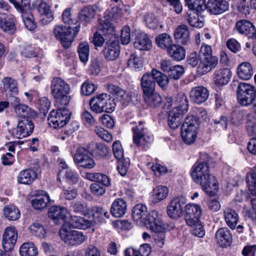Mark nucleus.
<instances>
[{"label":"nucleus","instance_id":"1","mask_svg":"<svg viewBox=\"0 0 256 256\" xmlns=\"http://www.w3.org/2000/svg\"><path fill=\"white\" fill-rule=\"evenodd\" d=\"M191 176L194 181L200 184L208 194L213 196L218 190V180L210 174L208 162H196L192 168Z\"/></svg>","mask_w":256,"mask_h":256},{"label":"nucleus","instance_id":"2","mask_svg":"<svg viewBox=\"0 0 256 256\" xmlns=\"http://www.w3.org/2000/svg\"><path fill=\"white\" fill-rule=\"evenodd\" d=\"M68 84L60 78H54L51 82V93L58 104L60 106H66L70 101Z\"/></svg>","mask_w":256,"mask_h":256},{"label":"nucleus","instance_id":"3","mask_svg":"<svg viewBox=\"0 0 256 256\" xmlns=\"http://www.w3.org/2000/svg\"><path fill=\"white\" fill-rule=\"evenodd\" d=\"M198 117L194 116H188L181 128V136L184 142L188 144L193 143L196 138L199 128Z\"/></svg>","mask_w":256,"mask_h":256},{"label":"nucleus","instance_id":"4","mask_svg":"<svg viewBox=\"0 0 256 256\" xmlns=\"http://www.w3.org/2000/svg\"><path fill=\"white\" fill-rule=\"evenodd\" d=\"M80 26L75 27L57 26L54 29V34L56 40H59L64 47L68 48L77 35Z\"/></svg>","mask_w":256,"mask_h":256},{"label":"nucleus","instance_id":"5","mask_svg":"<svg viewBox=\"0 0 256 256\" xmlns=\"http://www.w3.org/2000/svg\"><path fill=\"white\" fill-rule=\"evenodd\" d=\"M237 99L242 106L251 105L256 98V90L254 86L246 82H240L237 88Z\"/></svg>","mask_w":256,"mask_h":256},{"label":"nucleus","instance_id":"6","mask_svg":"<svg viewBox=\"0 0 256 256\" xmlns=\"http://www.w3.org/2000/svg\"><path fill=\"white\" fill-rule=\"evenodd\" d=\"M61 106L56 110L50 112L48 118V120L50 127L59 128L64 126L70 118V112L66 107Z\"/></svg>","mask_w":256,"mask_h":256},{"label":"nucleus","instance_id":"7","mask_svg":"<svg viewBox=\"0 0 256 256\" xmlns=\"http://www.w3.org/2000/svg\"><path fill=\"white\" fill-rule=\"evenodd\" d=\"M74 162L80 166L85 168H92L96 163L92 157L91 152L83 147L77 148L74 156Z\"/></svg>","mask_w":256,"mask_h":256},{"label":"nucleus","instance_id":"8","mask_svg":"<svg viewBox=\"0 0 256 256\" xmlns=\"http://www.w3.org/2000/svg\"><path fill=\"white\" fill-rule=\"evenodd\" d=\"M61 239L70 246H77L81 244L86 240V236L81 232L78 230H68L62 226L59 231Z\"/></svg>","mask_w":256,"mask_h":256},{"label":"nucleus","instance_id":"9","mask_svg":"<svg viewBox=\"0 0 256 256\" xmlns=\"http://www.w3.org/2000/svg\"><path fill=\"white\" fill-rule=\"evenodd\" d=\"M10 104L14 109L16 115L20 119L30 118L36 115L35 112L27 105L20 102L18 97H10L8 99Z\"/></svg>","mask_w":256,"mask_h":256},{"label":"nucleus","instance_id":"10","mask_svg":"<svg viewBox=\"0 0 256 256\" xmlns=\"http://www.w3.org/2000/svg\"><path fill=\"white\" fill-rule=\"evenodd\" d=\"M186 202L184 198L176 197L172 200L167 206V213L169 217L176 220L182 216Z\"/></svg>","mask_w":256,"mask_h":256},{"label":"nucleus","instance_id":"11","mask_svg":"<svg viewBox=\"0 0 256 256\" xmlns=\"http://www.w3.org/2000/svg\"><path fill=\"white\" fill-rule=\"evenodd\" d=\"M146 130L144 122L142 121H140L138 124L132 128L133 142L136 146H140L144 142L148 143L152 140V138L146 134Z\"/></svg>","mask_w":256,"mask_h":256},{"label":"nucleus","instance_id":"12","mask_svg":"<svg viewBox=\"0 0 256 256\" xmlns=\"http://www.w3.org/2000/svg\"><path fill=\"white\" fill-rule=\"evenodd\" d=\"M34 124L30 118H24L18 120L14 132V136L22 138L31 134L34 128Z\"/></svg>","mask_w":256,"mask_h":256},{"label":"nucleus","instance_id":"13","mask_svg":"<svg viewBox=\"0 0 256 256\" xmlns=\"http://www.w3.org/2000/svg\"><path fill=\"white\" fill-rule=\"evenodd\" d=\"M18 238V232L15 227L10 226L6 228L2 236V244L6 252L12 250Z\"/></svg>","mask_w":256,"mask_h":256},{"label":"nucleus","instance_id":"14","mask_svg":"<svg viewBox=\"0 0 256 256\" xmlns=\"http://www.w3.org/2000/svg\"><path fill=\"white\" fill-rule=\"evenodd\" d=\"M185 208L184 219L186 224L192 226L198 224L202 214L200 206L196 204H189L186 205Z\"/></svg>","mask_w":256,"mask_h":256},{"label":"nucleus","instance_id":"15","mask_svg":"<svg viewBox=\"0 0 256 256\" xmlns=\"http://www.w3.org/2000/svg\"><path fill=\"white\" fill-rule=\"evenodd\" d=\"M144 224L154 233L166 230L165 226L156 210H152L148 214Z\"/></svg>","mask_w":256,"mask_h":256},{"label":"nucleus","instance_id":"16","mask_svg":"<svg viewBox=\"0 0 256 256\" xmlns=\"http://www.w3.org/2000/svg\"><path fill=\"white\" fill-rule=\"evenodd\" d=\"M106 46L103 50L104 58L108 60H114L120 53L118 38L108 40Z\"/></svg>","mask_w":256,"mask_h":256},{"label":"nucleus","instance_id":"17","mask_svg":"<svg viewBox=\"0 0 256 256\" xmlns=\"http://www.w3.org/2000/svg\"><path fill=\"white\" fill-rule=\"evenodd\" d=\"M114 20L108 16H104L100 20L98 29L106 39L112 40L118 38L116 35L114 27L112 24Z\"/></svg>","mask_w":256,"mask_h":256},{"label":"nucleus","instance_id":"18","mask_svg":"<svg viewBox=\"0 0 256 256\" xmlns=\"http://www.w3.org/2000/svg\"><path fill=\"white\" fill-rule=\"evenodd\" d=\"M218 64V58L210 56L200 58V61L197 67V72L201 75L205 74L216 68Z\"/></svg>","mask_w":256,"mask_h":256},{"label":"nucleus","instance_id":"19","mask_svg":"<svg viewBox=\"0 0 256 256\" xmlns=\"http://www.w3.org/2000/svg\"><path fill=\"white\" fill-rule=\"evenodd\" d=\"M206 6V10L210 14L218 15L228 10L229 4L225 0H208Z\"/></svg>","mask_w":256,"mask_h":256},{"label":"nucleus","instance_id":"20","mask_svg":"<svg viewBox=\"0 0 256 256\" xmlns=\"http://www.w3.org/2000/svg\"><path fill=\"white\" fill-rule=\"evenodd\" d=\"M236 28L239 33L245 35L248 38H256V29L249 20H238L236 24Z\"/></svg>","mask_w":256,"mask_h":256},{"label":"nucleus","instance_id":"21","mask_svg":"<svg viewBox=\"0 0 256 256\" xmlns=\"http://www.w3.org/2000/svg\"><path fill=\"white\" fill-rule=\"evenodd\" d=\"M134 46L138 50L146 51L152 48V42L146 34L139 32L134 38Z\"/></svg>","mask_w":256,"mask_h":256},{"label":"nucleus","instance_id":"22","mask_svg":"<svg viewBox=\"0 0 256 256\" xmlns=\"http://www.w3.org/2000/svg\"><path fill=\"white\" fill-rule=\"evenodd\" d=\"M208 96V90L202 86L194 87L190 92V98L192 101L198 104H200L205 102Z\"/></svg>","mask_w":256,"mask_h":256},{"label":"nucleus","instance_id":"23","mask_svg":"<svg viewBox=\"0 0 256 256\" xmlns=\"http://www.w3.org/2000/svg\"><path fill=\"white\" fill-rule=\"evenodd\" d=\"M140 86L144 95L155 91L156 82L152 72H146L142 76L140 80Z\"/></svg>","mask_w":256,"mask_h":256},{"label":"nucleus","instance_id":"24","mask_svg":"<svg viewBox=\"0 0 256 256\" xmlns=\"http://www.w3.org/2000/svg\"><path fill=\"white\" fill-rule=\"evenodd\" d=\"M108 96V94L102 93L92 98L89 102L90 109L96 114L103 112Z\"/></svg>","mask_w":256,"mask_h":256},{"label":"nucleus","instance_id":"25","mask_svg":"<svg viewBox=\"0 0 256 256\" xmlns=\"http://www.w3.org/2000/svg\"><path fill=\"white\" fill-rule=\"evenodd\" d=\"M2 82L4 90L6 92V98L8 100L10 96L16 97L18 90L16 81L10 78L6 77L2 79Z\"/></svg>","mask_w":256,"mask_h":256},{"label":"nucleus","instance_id":"26","mask_svg":"<svg viewBox=\"0 0 256 256\" xmlns=\"http://www.w3.org/2000/svg\"><path fill=\"white\" fill-rule=\"evenodd\" d=\"M127 210V205L124 200L118 198L112 202L110 212L112 215L116 218H121L124 216Z\"/></svg>","mask_w":256,"mask_h":256},{"label":"nucleus","instance_id":"27","mask_svg":"<svg viewBox=\"0 0 256 256\" xmlns=\"http://www.w3.org/2000/svg\"><path fill=\"white\" fill-rule=\"evenodd\" d=\"M218 244L221 246H230L232 241V236L230 230L226 228H219L215 234Z\"/></svg>","mask_w":256,"mask_h":256},{"label":"nucleus","instance_id":"28","mask_svg":"<svg viewBox=\"0 0 256 256\" xmlns=\"http://www.w3.org/2000/svg\"><path fill=\"white\" fill-rule=\"evenodd\" d=\"M147 208L142 204H138L133 208L132 217L137 224H144L148 216L147 214Z\"/></svg>","mask_w":256,"mask_h":256},{"label":"nucleus","instance_id":"29","mask_svg":"<svg viewBox=\"0 0 256 256\" xmlns=\"http://www.w3.org/2000/svg\"><path fill=\"white\" fill-rule=\"evenodd\" d=\"M0 28L10 34L15 32L16 26L12 17L5 14H1L0 16Z\"/></svg>","mask_w":256,"mask_h":256},{"label":"nucleus","instance_id":"30","mask_svg":"<svg viewBox=\"0 0 256 256\" xmlns=\"http://www.w3.org/2000/svg\"><path fill=\"white\" fill-rule=\"evenodd\" d=\"M214 82L220 86L226 84L232 77V72L230 69L223 68L218 70L214 74Z\"/></svg>","mask_w":256,"mask_h":256},{"label":"nucleus","instance_id":"31","mask_svg":"<svg viewBox=\"0 0 256 256\" xmlns=\"http://www.w3.org/2000/svg\"><path fill=\"white\" fill-rule=\"evenodd\" d=\"M176 40L182 44H188L190 41V32L188 27L184 24L180 25L174 31Z\"/></svg>","mask_w":256,"mask_h":256},{"label":"nucleus","instance_id":"32","mask_svg":"<svg viewBox=\"0 0 256 256\" xmlns=\"http://www.w3.org/2000/svg\"><path fill=\"white\" fill-rule=\"evenodd\" d=\"M184 114L179 112L177 109L172 108L168 113V124L172 129L178 128L181 124V120Z\"/></svg>","mask_w":256,"mask_h":256},{"label":"nucleus","instance_id":"33","mask_svg":"<svg viewBox=\"0 0 256 256\" xmlns=\"http://www.w3.org/2000/svg\"><path fill=\"white\" fill-rule=\"evenodd\" d=\"M108 90L110 93L116 95V98L121 102L124 106L128 104V93L124 90L112 84H108Z\"/></svg>","mask_w":256,"mask_h":256},{"label":"nucleus","instance_id":"34","mask_svg":"<svg viewBox=\"0 0 256 256\" xmlns=\"http://www.w3.org/2000/svg\"><path fill=\"white\" fill-rule=\"evenodd\" d=\"M48 216L56 221L64 222L67 218L68 212L66 208L60 206H52L48 210Z\"/></svg>","mask_w":256,"mask_h":256},{"label":"nucleus","instance_id":"35","mask_svg":"<svg viewBox=\"0 0 256 256\" xmlns=\"http://www.w3.org/2000/svg\"><path fill=\"white\" fill-rule=\"evenodd\" d=\"M69 222L73 228L83 230L90 228L92 224V220L79 216H71Z\"/></svg>","mask_w":256,"mask_h":256},{"label":"nucleus","instance_id":"36","mask_svg":"<svg viewBox=\"0 0 256 256\" xmlns=\"http://www.w3.org/2000/svg\"><path fill=\"white\" fill-rule=\"evenodd\" d=\"M32 200V205L36 210H42L46 208L48 202L50 201V198L44 191H41Z\"/></svg>","mask_w":256,"mask_h":256},{"label":"nucleus","instance_id":"37","mask_svg":"<svg viewBox=\"0 0 256 256\" xmlns=\"http://www.w3.org/2000/svg\"><path fill=\"white\" fill-rule=\"evenodd\" d=\"M237 73L239 78L242 80H248L253 74L252 67L248 62H242L238 66Z\"/></svg>","mask_w":256,"mask_h":256},{"label":"nucleus","instance_id":"38","mask_svg":"<svg viewBox=\"0 0 256 256\" xmlns=\"http://www.w3.org/2000/svg\"><path fill=\"white\" fill-rule=\"evenodd\" d=\"M188 11L202 13L206 8L205 0H185Z\"/></svg>","mask_w":256,"mask_h":256},{"label":"nucleus","instance_id":"39","mask_svg":"<svg viewBox=\"0 0 256 256\" xmlns=\"http://www.w3.org/2000/svg\"><path fill=\"white\" fill-rule=\"evenodd\" d=\"M224 218L228 226L232 229H234L237 225L238 214L234 210L230 208H226L224 210Z\"/></svg>","mask_w":256,"mask_h":256},{"label":"nucleus","instance_id":"40","mask_svg":"<svg viewBox=\"0 0 256 256\" xmlns=\"http://www.w3.org/2000/svg\"><path fill=\"white\" fill-rule=\"evenodd\" d=\"M90 211L92 213L94 222H102L105 218H108L110 216L108 212L102 207L93 206L90 208Z\"/></svg>","mask_w":256,"mask_h":256},{"label":"nucleus","instance_id":"41","mask_svg":"<svg viewBox=\"0 0 256 256\" xmlns=\"http://www.w3.org/2000/svg\"><path fill=\"white\" fill-rule=\"evenodd\" d=\"M36 174L34 171L32 169H26L21 171L18 176V181L19 183L29 184L36 178Z\"/></svg>","mask_w":256,"mask_h":256},{"label":"nucleus","instance_id":"42","mask_svg":"<svg viewBox=\"0 0 256 256\" xmlns=\"http://www.w3.org/2000/svg\"><path fill=\"white\" fill-rule=\"evenodd\" d=\"M169 55L175 60L180 61L186 56L184 48L177 44H172L167 50Z\"/></svg>","mask_w":256,"mask_h":256},{"label":"nucleus","instance_id":"43","mask_svg":"<svg viewBox=\"0 0 256 256\" xmlns=\"http://www.w3.org/2000/svg\"><path fill=\"white\" fill-rule=\"evenodd\" d=\"M95 10L92 6L84 8L78 14V18L81 22L84 24L89 23L94 17Z\"/></svg>","mask_w":256,"mask_h":256},{"label":"nucleus","instance_id":"44","mask_svg":"<svg viewBox=\"0 0 256 256\" xmlns=\"http://www.w3.org/2000/svg\"><path fill=\"white\" fill-rule=\"evenodd\" d=\"M176 106L173 108L177 109L179 112L186 114L188 110V101L186 95L182 92L178 94L176 98Z\"/></svg>","mask_w":256,"mask_h":256},{"label":"nucleus","instance_id":"45","mask_svg":"<svg viewBox=\"0 0 256 256\" xmlns=\"http://www.w3.org/2000/svg\"><path fill=\"white\" fill-rule=\"evenodd\" d=\"M168 190L166 186H158L154 189L152 198L154 203L158 202L166 198L168 195Z\"/></svg>","mask_w":256,"mask_h":256},{"label":"nucleus","instance_id":"46","mask_svg":"<svg viewBox=\"0 0 256 256\" xmlns=\"http://www.w3.org/2000/svg\"><path fill=\"white\" fill-rule=\"evenodd\" d=\"M146 103L152 108L160 106L162 102L160 96L155 91L148 94L144 95Z\"/></svg>","mask_w":256,"mask_h":256},{"label":"nucleus","instance_id":"47","mask_svg":"<svg viewBox=\"0 0 256 256\" xmlns=\"http://www.w3.org/2000/svg\"><path fill=\"white\" fill-rule=\"evenodd\" d=\"M20 254L22 256H36L38 254V250L34 243L26 242L21 246Z\"/></svg>","mask_w":256,"mask_h":256},{"label":"nucleus","instance_id":"48","mask_svg":"<svg viewBox=\"0 0 256 256\" xmlns=\"http://www.w3.org/2000/svg\"><path fill=\"white\" fill-rule=\"evenodd\" d=\"M4 214L10 220H16L20 216V212L17 207L12 204L8 205L4 208Z\"/></svg>","mask_w":256,"mask_h":256},{"label":"nucleus","instance_id":"49","mask_svg":"<svg viewBox=\"0 0 256 256\" xmlns=\"http://www.w3.org/2000/svg\"><path fill=\"white\" fill-rule=\"evenodd\" d=\"M156 41L160 48L167 50L172 45L171 36L166 33H163L158 36L156 38Z\"/></svg>","mask_w":256,"mask_h":256},{"label":"nucleus","instance_id":"50","mask_svg":"<svg viewBox=\"0 0 256 256\" xmlns=\"http://www.w3.org/2000/svg\"><path fill=\"white\" fill-rule=\"evenodd\" d=\"M78 52L80 60L84 64L88 61L90 54V46L86 42H81L78 46Z\"/></svg>","mask_w":256,"mask_h":256},{"label":"nucleus","instance_id":"51","mask_svg":"<svg viewBox=\"0 0 256 256\" xmlns=\"http://www.w3.org/2000/svg\"><path fill=\"white\" fill-rule=\"evenodd\" d=\"M246 184L251 194L256 196V168L247 174Z\"/></svg>","mask_w":256,"mask_h":256},{"label":"nucleus","instance_id":"52","mask_svg":"<svg viewBox=\"0 0 256 256\" xmlns=\"http://www.w3.org/2000/svg\"><path fill=\"white\" fill-rule=\"evenodd\" d=\"M152 72L155 82L162 89H165L168 84V76L156 69H152Z\"/></svg>","mask_w":256,"mask_h":256},{"label":"nucleus","instance_id":"53","mask_svg":"<svg viewBox=\"0 0 256 256\" xmlns=\"http://www.w3.org/2000/svg\"><path fill=\"white\" fill-rule=\"evenodd\" d=\"M70 208L74 212L84 216H86L89 214L87 204L84 202L74 201L72 202Z\"/></svg>","mask_w":256,"mask_h":256},{"label":"nucleus","instance_id":"54","mask_svg":"<svg viewBox=\"0 0 256 256\" xmlns=\"http://www.w3.org/2000/svg\"><path fill=\"white\" fill-rule=\"evenodd\" d=\"M200 14L190 11L187 12L186 20L190 26L198 28L204 26L203 21L200 20L198 18V15Z\"/></svg>","mask_w":256,"mask_h":256},{"label":"nucleus","instance_id":"55","mask_svg":"<svg viewBox=\"0 0 256 256\" xmlns=\"http://www.w3.org/2000/svg\"><path fill=\"white\" fill-rule=\"evenodd\" d=\"M30 230L32 234L40 238H44L46 236V230L43 225L38 222L33 223L30 226Z\"/></svg>","mask_w":256,"mask_h":256},{"label":"nucleus","instance_id":"56","mask_svg":"<svg viewBox=\"0 0 256 256\" xmlns=\"http://www.w3.org/2000/svg\"><path fill=\"white\" fill-rule=\"evenodd\" d=\"M90 148L92 152L100 157L106 156L108 152L106 146L101 143L92 144L90 146Z\"/></svg>","mask_w":256,"mask_h":256},{"label":"nucleus","instance_id":"57","mask_svg":"<svg viewBox=\"0 0 256 256\" xmlns=\"http://www.w3.org/2000/svg\"><path fill=\"white\" fill-rule=\"evenodd\" d=\"M128 65L134 70H140L142 67L143 60L140 56L132 54L128 60Z\"/></svg>","mask_w":256,"mask_h":256},{"label":"nucleus","instance_id":"58","mask_svg":"<svg viewBox=\"0 0 256 256\" xmlns=\"http://www.w3.org/2000/svg\"><path fill=\"white\" fill-rule=\"evenodd\" d=\"M112 148L114 156L118 161L126 159L124 156V151L120 141L116 140L114 142L112 146Z\"/></svg>","mask_w":256,"mask_h":256},{"label":"nucleus","instance_id":"59","mask_svg":"<svg viewBox=\"0 0 256 256\" xmlns=\"http://www.w3.org/2000/svg\"><path fill=\"white\" fill-rule=\"evenodd\" d=\"M21 14L26 28L29 30H34L36 28V24L34 20L32 14L30 12H28Z\"/></svg>","mask_w":256,"mask_h":256},{"label":"nucleus","instance_id":"60","mask_svg":"<svg viewBox=\"0 0 256 256\" xmlns=\"http://www.w3.org/2000/svg\"><path fill=\"white\" fill-rule=\"evenodd\" d=\"M184 72V68L180 65L174 66L168 73L170 78L174 80H178Z\"/></svg>","mask_w":256,"mask_h":256},{"label":"nucleus","instance_id":"61","mask_svg":"<svg viewBox=\"0 0 256 256\" xmlns=\"http://www.w3.org/2000/svg\"><path fill=\"white\" fill-rule=\"evenodd\" d=\"M246 128L250 136H256V118L253 116H248L246 122Z\"/></svg>","mask_w":256,"mask_h":256},{"label":"nucleus","instance_id":"62","mask_svg":"<svg viewBox=\"0 0 256 256\" xmlns=\"http://www.w3.org/2000/svg\"><path fill=\"white\" fill-rule=\"evenodd\" d=\"M94 131L100 138L106 142H110L112 140V134L104 128L96 126L94 128Z\"/></svg>","mask_w":256,"mask_h":256},{"label":"nucleus","instance_id":"63","mask_svg":"<svg viewBox=\"0 0 256 256\" xmlns=\"http://www.w3.org/2000/svg\"><path fill=\"white\" fill-rule=\"evenodd\" d=\"M50 106V102L46 97H42L39 99L38 108L41 113L46 116Z\"/></svg>","mask_w":256,"mask_h":256},{"label":"nucleus","instance_id":"64","mask_svg":"<svg viewBox=\"0 0 256 256\" xmlns=\"http://www.w3.org/2000/svg\"><path fill=\"white\" fill-rule=\"evenodd\" d=\"M97 86L94 84L86 80L83 83L81 86V92L83 95L89 96L94 92Z\"/></svg>","mask_w":256,"mask_h":256}]
</instances>
